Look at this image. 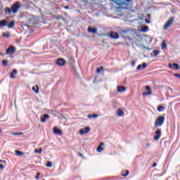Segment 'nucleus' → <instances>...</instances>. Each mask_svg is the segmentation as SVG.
<instances>
[{
	"mask_svg": "<svg viewBox=\"0 0 180 180\" xmlns=\"http://www.w3.org/2000/svg\"><path fill=\"white\" fill-rule=\"evenodd\" d=\"M164 122H165V117L164 116H159L155 121V127H161L162 124H164Z\"/></svg>",
	"mask_w": 180,
	"mask_h": 180,
	"instance_id": "nucleus-1",
	"label": "nucleus"
},
{
	"mask_svg": "<svg viewBox=\"0 0 180 180\" xmlns=\"http://www.w3.org/2000/svg\"><path fill=\"white\" fill-rule=\"evenodd\" d=\"M174 22V17L170 18L163 27L164 30H167L169 26L172 25Z\"/></svg>",
	"mask_w": 180,
	"mask_h": 180,
	"instance_id": "nucleus-2",
	"label": "nucleus"
},
{
	"mask_svg": "<svg viewBox=\"0 0 180 180\" xmlns=\"http://www.w3.org/2000/svg\"><path fill=\"white\" fill-rule=\"evenodd\" d=\"M155 136H154L153 139L155 141H158L161 138L162 131L160 129H158L155 132Z\"/></svg>",
	"mask_w": 180,
	"mask_h": 180,
	"instance_id": "nucleus-3",
	"label": "nucleus"
},
{
	"mask_svg": "<svg viewBox=\"0 0 180 180\" xmlns=\"http://www.w3.org/2000/svg\"><path fill=\"white\" fill-rule=\"evenodd\" d=\"M65 63L67 62L63 58H59L56 60V65H59V67H64V65H65Z\"/></svg>",
	"mask_w": 180,
	"mask_h": 180,
	"instance_id": "nucleus-4",
	"label": "nucleus"
},
{
	"mask_svg": "<svg viewBox=\"0 0 180 180\" xmlns=\"http://www.w3.org/2000/svg\"><path fill=\"white\" fill-rule=\"evenodd\" d=\"M19 2H17L11 6L13 13H18V9L20 8V5H19Z\"/></svg>",
	"mask_w": 180,
	"mask_h": 180,
	"instance_id": "nucleus-5",
	"label": "nucleus"
},
{
	"mask_svg": "<svg viewBox=\"0 0 180 180\" xmlns=\"http://www.w3.org/2000/svg\"><path fill=\"white\" fill-rule=\"evenodd\" d=\"M16 51L15 46H10L6 51V54H13Z\"/></svg>",
	"mask_w": 180,
	"mask_h": 180,
	"instance_id": "nucleus-6",
	"label": "nucleus"
},
{
	"mask_svg": "<svg viewBox=\"0 0 180 180\" xmlns=\"http://www.w3.org/2000/svg\"><path fill=\"white\" fill-rule=\"evenodd\" d=\"M91 131V127H86L84 129H80L79 134L81 135L82 134H86V133H89Z\"/></svg>",
	"mask_w": 180,
	"mask_h": 180,
	"instance_id": "nucleus-7",
	"label": "nucleus"
},
{
	"mask_svg": "<svg viewBox=\"0 0 180 180\" xmlns=\"http://www.w3.org/2000/svg\"><path fill=\"white\" fill-rule=\"evenodd\" d=\"M50 118V115L49 114H44L43 117H41V123H46L47 122V119Z\"/></svg>",
	"mask_w": 180,
	"mask_h": 180,
	"instance_id": "nucleus-8",
	"label": "nucleus"
},
{
	"mask_svg": "<svg viewBox=\"0 0 180 180\" xmlns=\"http://www.w3.org/2000/svg\"><path fill=\"white\" fill-rule=\"evenodd\" d=\"M68 60L69 62V64L72 65V67H74V65L75 64V60L72 56H68Z\"/></svg>",
	"mask_w": 180,
	"mask_h": 180,
	"instance_id": "nucleus-9",
	"label": "nucleus"
},
{
	"mask_svg": "<svg viewBox=\"0 0 180 180\" xmlns=\"http://www.w3.org/2000/svg\"><path fill=\"white\" fill-rule=\"evenodd\" d=\"M110 37H111V39H119V34L117 32H111L110 34Z\"/></svg>",
	"mask_w": 180,
	"mask_h": 180,
	"instance_id": "nucleus-10",
	"label": "nucleus"
},
{
	"mask_svg": "<svg viewBox=\"0 0 180 180\" xmlns=\"http://www.w3.org/2000/svg\"><path fill=\"white\" fill-rule=\"evenodd\" d=\"M15 74H18V70L16 69H13V72L10 74V78H11V79H15V78H16Z\"/></svg>",
	"mask_w": 180,
	"mask_h": 180,
	"instance_id": "nucleus-11",
	"label": "nucleus"
},
{
	"mask_svg": "<svg viewBox=\"0 0 180 180\" xmlns=\"http://www.w3.org/2000/svg\"><path fill=\"white\" fill-rule=\"evenodd\" d=\"M53 133L54 134H63V131H61V130L59 129L57 127H53Z\"/></svg>",
	"mask_w": 180,
	"mask_h": 180,
	"instance_id": "nucleus-12",
	"label": "nucleus"
},
{
	"mask_svg": "<svg viewBox=\"0 0 180 180\" xmlns=\"http://www.w3.org/2000/svg\"><path fill=\"white\" fill-rule=\"evenodd\" d=\"M89 33H97L98 32V30L96 28H93V27H89L88 29H87Z\"/></svg>",
	"mask_w": 180,
	"mask_h": 180,
	"instance_id": "nucleus-13",
	"label": "nucleus"
},
{
	"mask_svg": "<svg viewBox=\"0 0 180 180\" xmlns=\"http://www.w3.org/2000/svg\"><path fill=\"white\" fill-rule=\"evenodd\" d=\"M4 26H8V21L6 20L0 21V27H4Z\"/></svg>",
	"mask_w": 180,
	"mask_h": 180,
	"instance_id": "nucleus-14",
	"label": "nucleus"
},
{
	"mask_svg": "<svg viewBox=\"0 0 180 180\" xmlns=\"http://www.w3.org/2000/svg\"><path fill=\"white\" fill-rule=\"evenodd\" d=\"M126 91V87L124 86H117V92H124Z\"/></svg>",
	"mask_w": 180,
	"mask_h": 180,
	"instance_id": "nucleus-15",
	"label": "nucleus"
},
{
	"mask_svg": "<svg viewBox=\"0 0 180 180\" xmlns=\"http://www.w3.org/2000/svg\"><path fill=\"white\" fill-rule=\"evenodd\" d=\"M13 26H15V21H11L10 22V23L7 24V27L8 29H12L13 27Z\"/></svg>",
	"mask_w": 180,
	"mask_h": 180,
	"instance_id": "nucleus-16",
	"label": "nucleus"
},
{
	"mask_svg": "<svg viewBox=\"0 0 180 180\" xmlns=\"http://www.w3.org/2000/svg\"><path fill=\"white\" fill-rule=\"evenodd\" d=\"M117 116L122 117V116H123V115H124V112H123V110H122V109L119 108L117 110Z\"/></svg>",
	"mask_w": 180,
	"mask_h": 180,
	"instance_id": "nucleus-17",
	"label": "nucleus"
},
{
	"mask_svg": "<svg viewBox=\"0 0 180 180\" xmlns=\"http://www.w3.org/2000/svg\"><path fill=\"white\" fill-rule=\"evenodd\" d=\"M148 26H144L141 29V32H142V33H146V32H148Z\"/></svg>",
	"mask_w": 180,
	"mask_h": 180,
	"instance_id": "nucleus-18",
	"label": "nucleus"
},
{
	"mask_svg": "<svg viewBox=\"0 0 180 180\" xmlns=\"http://www.w3.org/2000/svg\"><path fill=\"white\" fill-rule=\"evenodd\" d=\"M161 48H162V50H165V49H167V43L165 40L162 41Z\"/></svg>",
	"mask_w": 180,
	"mask_h": 180,
	"instance_id": "nucleus-19",
	"label": "nucleus"
},
{
	"mask_svg": "<svg viewBox=\"0 0 180 180\" xmlns=\"http://www.w3.org/2000/svg\"><path fill=\"white\" fill-rule=\"evenodd\" d=\"M129 174V170L126 169L125 171L122 172V176H127Z\"/></svg>",
	"mask_w": 180,
	"mask_h": 180,
	"instance_id": "nucleus-20",
	"label": "nucleus"
},
{
	"mask_svg": "<svg viewBox=\"0 0 180 180\" xmlns=\"http://www.w3.org/2000/svg\"><path fill=\"white\" fill-rule=\"evenodd\" d=\"M15 153L16 155H18V156L23 155V154H25L23 152H22L19 150H15Z\"/></svg>",
	"mask_w": 180,
	"mask_h": 180,
	"instance_id": "nucleus-21",
	"label": "nucleus"
},
{
	"mask_svg": "<svg viewBox=\"0 0 180 180\" xmlns=\"http://www.w3.org/2000/svg\"><path fill=\"white\" fill-rule=\"evenodd\" d=\"M5 13H8V15H11V13H12V10L10 8L6 7L5 8Z\"/></svg>",
	"mask_w": 180,
	"mask_h": 180,
	"instance_id": "nucleus-22",
	"label": "nucleus"
},
{
	"mask_svg": "<svg viewBox=\"0 0 180 180\" xmlns=\"http://www.w3.org/2000/svg\"><path fill=\"white\" fill-rule=\"evenodd\" d=\"M129 33V30H121L120 32V34H127Z\"/></svg>",
	"mask_w": 180,
	"mask_h": 180,
	"instance_id": "nucleus-23",
	"label": "nucleus"
},
{
	"mask_svg": "<svg viewBox=\"0 0 180 180\" xmlns=\"http://www.w3.org/2000/svg\"><path fill=\"white\" fill-rule=\"evenodd\" d=\"M3 37H6V39H9V37H11V32L3 33Z\"/></svg>",
	"mask_w": 180,
	"mask_h": 180,
	"instance_id": "nucleus-24",
	"label": "nucleus"
},
{
	"mask_svg": "<svg viewBox=\"0 0 180 180\" xmlns=\"http://www.w3.org/2000/svg\"><path fill=\"white\" fill-rule=\"evenodd\" d=\"M99 115L98 114H94V115H88L89 119H91V117H94V119H96V117H98Z\"/></svg>",
	"mask_w": 180,
	"mask_h": 180,
	"instance_id": "nucleus-25",
	"label": "nucleus"
},
{
	"mask_svg": "<svg viewBox=\"0 0 180 180\" xmlns=\"http://www.w3.org/2000/svg\"><path fill=\"white\" fill-rule=\"evenodd\" d=\"M173 70H179V65L178 63H173Z\"/></svg>",
	"mask_w": 180,
	"mask_h": 180,
	"instance_id": "nucleus-26",
	"label": "nucleus"
},
{
	"mask_svg": "<svg viewBox=\"0 0 180 180\" xmlns=\"http://www.w3.org/2000/svg\"><path fill=\"white\" fill-rule=\"evenodd\" d=\"M32 91L35 92V94H39V86H37V89L34 86H32Z\"/></svg>",
	"mask_w": 180,
	"mask_h": 180,
	"instance_id": "nucleus-27",
	"label": "nucleus"
},
{
	"mask_svg": "<svg viewBox=\"0 0 180 180\" xmlns=\"http://www.w3.org/2000/svg\"><path fill=\"white\" fill-rule=\"evenodd\" d=\"M153 54H154V56H155V57H157V56H158V55L160 54V51H158V50H154V51H153Z\"/></svg>",
	"mask_w": 180,
	"mask_h": 180,
	"instance_id": "nucleus-28",
	"label": "nucleus"
},
{
	"mask_svg": "<svg viewBox=\"0 0 180 180\" xmlns=\"http://www.w3.org/2000/svg\"><path fill=\"white\" fill-rule=\"evenodd\" d=\"M46 167H47L48 168H51V167H53V163H51V162L48 161L46 162Z\"/></svg>",
	"mask_w": 180,
	"mask_h": 180,
	"instance_id": "nucleus-29",
	"label": "nucleus"
},
{
	"mask_svg": "<svg viewBox=\"0 0 180 180\" xmlns=\"http://www.w3.org/2000/svg\"><path fill=\"white\" fill-rule=\"evenodd\" d=\"M34 153H38L39 154H41V153H43V149L41 148H40L39 150L35 149Z\"/></svg>",
	"mask_w": 180,
	"mask_h": 180,
	"instance_id": "nucleus-30",
	"label": "nucleus"
},
{
	"mask_svg": "<svg viewBox=\"0 0 180 180\" xmlns=\"http://www.w3.org/2000/svg\"><path fill=\"white\" fill-rule=\"evenodd\" d=\"M56 20H61V19H63V20H65V18H63V15H58L56 18Z\"/></svg>",
	"mask_w": 180,
	"mask_h": 180,
	"instance_id": "nucleus-31",
	"label": "nucleus"
},
{
	"mask_svg": "<svg viewBox=\"0 0 180 180\" xmlns=\"http://www.w3.org/2000/svg\"><path fill=\"white\" fill-rule=\"evenodd\" d=\"M164 110V106L160 105L158 107V111L162 112Z\"/></svg>",
	"mask_w": 180,
	"mask_h": 180,
	"instance_id": "nucleus-32",
	"label": "nucleus"
},
{
	"mask_svg": "<svg viewBox=\"0 0 180 180\" xmlns=\"http://www.w3.org/2000/svg\"><path fill=\"white\" fill-rule=\"evenodd\" d=\"M97 151H98V153H101V151H103V148H102V146H98L97 147Z\"/></svg>",
	"mask_w": 180,
	"mask_h": 180,
	"instance_id": "nucleus-33",
	"label": "nucleus"
},
{
	"mask_svg": "<svg viewBox=\"0 0 180 180\" xmlns=\"http://www.w3.org/2000/svg\"><path fill=\"white\" fill-rule=\"evenodd\" d=\"M2 65H4V67H6V65H8V60H2Z\"/></svg>",
	"mask_w": 180,
	"mask_h": 180,
	"instance_id": "nucleus-34",
	"label": "nucleus"
},
{
	"mask_svg": "<svg viewBox=\"0 0 180 180\" xmlns=\"http://www.w3.org/2000/svg\"><path fill=\"white\" fill-rule=\"evenodd\" d=\"M151 94H153V92H151V91L143 92V96H147L148 95H151Z\"/></svg>",
	"mask_w": 180,
	"mask_h": 180,
	"instance_id": "nucleus-35",
	"label": "nucleus"
},
{
	"mask_svg": "<svg viewBox=\"0 0 180 180\" xmlns=\"http://www.w3.org/2000/svg\"><path fill=\"white\" fill-rule=\"evenodd\" d=\"M103 70V66L100 67L99 68H97L96 70V72H98V74H100V72Z\"/></svg>",
	"mask_w": 180,
	"mask_h": 180,
	"instance_id": "nucleus-36",
	"label": "nucleus"
},
{
	"mask_svg": "<svg viewBox=\"0 0 180 180\" xmlns=\"http://www.w3.org/2000/svg\"><path fill=\"white\" fill-rule=\"evenodd\" d=\"M35 179L39 180L40 179V172H37V175L35 176Z\"/></svg>",
	"mask_w": 180,
	"mask_h": 180,
	"instance_id": "nucleus-37",
	"label": "nucleus"
},
{
	"mask_svg": "<svg viewBox=\"0 0 180 180\" xmlns=\"http://www.w3.org/2000/svg\"><path fill=\"white\" fill-rule=\"evenodd\" d=\"M141 67H142L143 70H146V68H147V63H143L141 65Z\"/></svg>",
	"mask_w": 180,
	"mask_h": 180,
	"instance_id": "nucleus-38",
	"label": "nucleus"
},
{
	"mask_svg": "<svg viewBox=\"0 0 180 180\" xmlns=\"http://www.w3.org/2000/svg\"><path fill=\"white\" fill-rule=\"evenodd\" d=\"M141 47H143V49H145L146 50H148V51H151L150 48H148L144 45H141Z\"/></svg>",
	"mask_w": 180,
	"mask_h": 180,
	"instance_id": "nucleus-39",
	"label": "nucleus"
},
{
	"mask_svg": "<svg viewBox=\"0 0 180 180\" xmlns=\"http://www.w3.org/2000/svg\"><path fill=\"white\" fill-rule=\"evenodd\" d=\"M125 39H127V40H129V41H130V43H131L133 41V39H131L130 37H125Z\"/></svg>",
	"mask_w": 180,
	"mask_h": 180,
	"instance_id": "nucleus-40",
	"label": "nucleus"
},
{
	"mask_svg": "<svg viewBox=\"0 0 180 180\" xmlns=\"http://www.w3.org/2000/svg\"><path fill=\"white\" fill-rule=\"evenodd\" d=\"M146 90L148 91H151V87H150V86H146Z\"/></svg>",
	"mask_w": 180,
	"mask_h": 180,
	"instance_id": "nucleus-41",
	"label": "nucleus"
},
{
	"mask_svg": "<svg viewBox=\"0 0 180 180\" xmlns=\"http://www.w3.org/2000/svg\"><path fill=\"white\" fill-rule=\"evenodd\" d=\"M20 134H22V132H16V133H13V136H20Z\"/></svg>",
	"mask_w": 180,
	"mask_h": 180,
	"instance_id": "nucleus-42",
	"label": "nucleus"
},
{
	"mask_svg": "<svg viewBox=\"0 0 180 180\" xmlns=\"http://www.w3.org/2000/svg\"><path fill=\"white\" fill-rule=\"evenodd\" d=\"M174 77H176V78L180 79V74L174 73Z\"/></svg>",
	"mask_w": 180,
	"mask_h": 180,
	"instance_id": "nucleus-43",
	"label": "nucleus"
},
{
	"mask_svg": "<svg viewBox=\"0 0 180 180\" xmlns=\"http://www.w3.org/2000/svg\"><path fill=\"white\" fill-rule=\"evenodd\" d=\"M166 89H167V91H170V92H172V88H171L169 86H167Z\"/></svg>",
	"mask_w": 180,
	"mask_h": 180,
	"instance_id": "nucleus-44",
	"label": "nucleus"
},
{
	"mask_svg": "<svg viewBox=\"0 0 180 180\" xmlns=\"http://www.w3.org/2000/svg\"><path fill=\"white\" fill-rule=\"evenodd\" d=\"M141 68H142L141 65H139L137 66V68H136V70H137L138 71H139V70H141Z\"/></svg>",
	"mask_w": 180,
	"mask_h": 180,
	"instance_id": "nucleus-45",
	"label": "nucleus"
},
{
	"mask_svg": "<svg viewBox=\"0 0 180 180\" xmlns=\"http://www.w3.org/2000/svg\"><path fill=\"white\" fill-rule=\"evenodd\" d=\"M174 64L172 65V64H171V63H169V68H172V70H174Z\"/></svg>",
	"mask_w": 180,
	"mask_h": 180,
	"instance_id": "nucleus-46",
	"label": "nucleus"
},
{
	"mask_svg": "<svg viewBox=\"0 0 180 180\" xmlns=\"http://www.w3.org/2000/svg\"><path fill=\"white\" fill-rule=\"evenodd\" d=\"M131 65L132 67H134L136 65V62L134 60L131 61Z\"/></svg>",
	"mask_w": 180,
	"mask_h": 180,
	"instance_id": "nucleus-47",
	"label": "nucleus"
},
{
	"mask_svg": "<svg viewBox=\"0 0 180 180\" xmlns=\"http://www.w3.org/2000/svg\"><path fill=\"white\" fill-rule=\"evenodd\" d=\"M79 157H82V158H84V155L81 153H78Z\"/></svg>",
	"mask_w": 180,
	"mask_h": 180,
	"instance_id": "nucleus-48",
	"label": "nucleus"
},
{
	"mask_svg": "<svg viewBox=\"0 0 180 180\" xmlns=\"http://www.w3.org/2000/svg\"><path fill=\"white\" fill-rule=\"evenodd\" d=\"M145 22H146V23H151V21L150 20H147V19H146L145 20Z\"/></svg>",
	"mask_w": 180,
	"mask_h": 180,
	"instance_id": "nucleus-49",
	"label": "nucleus"
},
{
	"mask_svg": "<svg viewBox=\"0 0 180 180\" xmlns=\"http://www.w3.org/2000/svg\"><path fill=\"white\" fill-rule=\"evenodd\" d=\"M4 168H5V167L4 166V165L0 164V169H4Z\"/></svg>",
	"mask_w": 180,
	"mask_h": 180,
	"instance_id": "nucleus-50",
	"label": "nucleus"
},
{
	"mask_svg": "<svg viewBox=\"0 0 180 180\" xmlns=\"http://www.w3.org/2000/svg\"><path fill=\"white\" fill-rule=\"evenodd\" d=\"M153 168H155V167H157V162H153Z\"/></svg>",
	"mask_w": 180,
	"mask_h": 180,
	"instance_id": "nucleus-51",
	"label": "nucleus"
},
{
	"mask_svg": "<svg viewBox=\"0 0 180 180\" xmlns=\"http://www.w3.org/2000/svg\"><path fill=\"white\" fill-rule=\"evenodd\" d=\"M147 16H148V19H150V18H151V14H147Z\"/></svg>",
	"mask_w": 180,
	"mask_h": 180,
	"instance_id": "nucleus-52",
	"label": "nucleus"
},
{
	"mask_svg": "<svg viewBox=\"0 0 180 180\" xmlns=\"http://www.w3.org/2000/svg\"><path fill=\"white\" fill-rule=\"evenodd\" d=\"M103 145H104L103 142H101V143H100L99 146H101V147H102V146H103Z\"/></svg>",
	"mask_w": 180,
	"mask_h": 180,
	"instance_id": "nucleus-53",
	"label": "nucleus"
},
{
	"mask_svg": "<svg viewBox=\"0 0 180 180\" xmlns=\"http://www.w3.org/2000/svg\"><path fill=\"white\" fill-rule=\"evenodd\" d=\"M0 162H6L5 160H0Z\"/></svg>",
	"mask_w": 180,
	"mask_h": 180,
	"instance_id": "nucleus-54",
	"label": "nucleus"
},
{
	"mask_svg": "<svg viewBox=\"0 0 180 180\" xmlns=\"http://www.w3.org/2000/svg\"><path fill=\"white\" fill-rule=\"evenodd\" d=\"M65 9H68V6H65Z\"/></svg>",
	"mask_w": 180,
	"mask_h": 180,
	"instance_id": "nucleus-55",
	"label": "nucleus"
},
{
	"mask_svg": "<svg viewBox=\"0 0 180 180\" xmlns=\"http://www.w3.org/2000/svg\"><path fill=\"white\" fill-rule=\"evenodd\" d=\"M1 132H2V129H0V133H1Z\"/></svg>",
	"mask_w": 180,
	"mask_h": 180,
	"instance_id": "nucleus-56",
	"label": "nucleus"
},
{
	"mask_svg": "<svg viewBox=\"0 0 180 180\" xmlns=\"http://www.w3.org/2000/svg\"><path fill=\"white\" fill-rule=\"evenodd\" d=\"M150 146V144H149V143H148V144L146 145V146Z\"/></svg>",
	"mask_w": 180,
	"mask_h": 180,
	"instance_id": "nucleus-57",
	"label": "nucleus"
}]
</instances>
